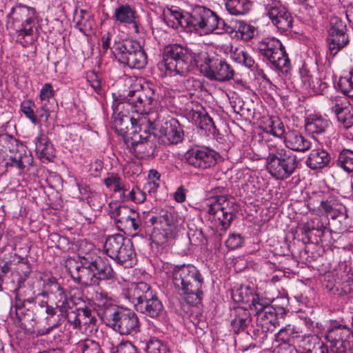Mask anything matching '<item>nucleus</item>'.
I'll use <instances>...</instances> for the list:
<instances>
[{
    "mask_svg": "<svg viewBox=\"0 0 353 353\" xmlns=\"http://www.w3.org/2000/svg\"><path fill=\"white\" fill-rule=\"evenodd\" d=\"M163 269L171 271L172 282L180 296L190 305H197L203 299V278L192 264L164 263Z\"/></svg>",
    "mask_w": 353,
    "mask_h": 353,
    "instance_id": "1",
    "label": "nucleus"
},
{
    "mask_svg": "<svg viewBox=\"0 0 353 353\" xmlns=\"http://www.w3.org/2000/svg\"><path fill=\"white\" fill-rule=\"evenodd\" d=\"M329 215L331 216L332 219H335L337 217L343 216L344 219H347L348 218V214L347 208L342 203H339L336 202L333 210L330 212Z\"/></svg>",
    "mask_w": 353,
    "mask_h": 353,
    "instance_id": "62",
    "label": "nucleus"
},
{
    "mask_svg": "<svg viewBox=\"0 0 353 353\" xmlns=\"http://www.w3.org/2000/svg\"><path fill=\"white\" fill-rule=\"evenodd\" d=\"M123 294L133 304L137 312L148 317L157 318L163 311L161 301L146 283H132Z\"/></svg>",
    "mask_w": 353,
    "mask_h": 353,
    "instance_id": "3",
    "label": "nucleus"
},
{
    "mask_svg": "<svg viewBox=\"0 0 353 353\" xmlns=\"http://www.w3.org/2000/svg\"><path fill=\"white\" fill-rule=\"evenodd\" d=\"M34 103L31 100H26L21 103V110L26 115L27 118H28L32 123L36 124L37 123V117L34 114Z\"/></svg>",
    "mask_w": 353,
    "mask_h": 353,
    "instance_id": "53",
    "label": "nucleus"
},
{
    "mask_svg": "<svg viewBox=\"0 0 353 353\" xmlns=\"http://www.w3.org/2000/svg\"><path fill=\"white\" fill-rule=\"evenodd\" d=\"M265 15L281 33L290 32L293 17L287 8L278 0H263Z\"/></svg>",
    "mask_w": 353,
    "mask_h": 353,
    "instance_id": "13",
    "label": "nucleus"
},
{
    "mask_svg": "<svg viewBox=\"0 0 353 353\" xmlns=\"http://www.w3.org/2000/svg\"><path fill=\"white\" fill-rule=\"evenodd\" d=\"M214 201V210H221L223 214H225L224 230L228 229L232 221L235 217V212L237 211V206L233 199H229L225 196H217L212 198Z\"/></svg>",
    "mask_w": 353,
    "mask_h": 353,
    "instance_id": "24",
    "label": "nucleus"
},
{
    "mask_svg": "<svg viewBox=\"0 0 353 353\" xmlns=\"http://www.w3.org/2000/svg\"><path fill=\"white\" fill-rule=\"evenodd\" d=\"M153 119V126L159 132V141L166 145H174L181 142L184 133L181 125L174 118L164 117L157 114Z\"/></svg>",
    "mask_w": 353,
    "mask_h": 353,
    "instance_id": "12",
    "label": "nucleus"
},
{
    "mask_svg": "<svg viewBox=\"0 0 353 353\" xmlns=\"http://www.w3.org/2000/svg\"><path fill=\"white\" fill-rule=\"evenodd\" d=\"M57 310V306L54 307L50 305H47L43 310V311L45 312V314H46V319L48 322V324L49 325V327L47 329L46 334L50 333L52 330L58 327V326L60 325L59 320L56 321L52 323H50L51 321V319L53 318L56 315Z\"/></svg>",
    "mask_w": 353,
    "mask_h": 353,
    "instance_id": "52",
    "label": "nucleus"
},
{
    "mask_svg": "<svg viewBox=\"0 0 353 353\" xmlns=\"http://www.w3.org/2000/svg\"><path fill=\"white\" fill-rule=\"evenodd\" d=\"M94 277L97 279L96 285H99L102 281H112L115 278V272L108 259L96 256L92 258Z\"/></svg>",
    "mask_w": 353,
    "mask_h": 353,
    "instance_id": "22",
    "label": "nucleus"
},
{
    "mask_svg": "<svg viewBox=\"0 0 353 353\" xmlns=\"http://www.w3.org/2000/svg\"><path fill=\"white\" fill-rule=\"evenodd\" d=\"M219 155L214 150L204 146H196L185 154L188 163L196 168L207 169L216 165Z\"/></svg>",
    "mask_w": 353,
    "mask_h": 353,
    "instance_id": "16",
    "label": "nucleus"
},
{
    "mask_svg": "<svg viewBox=\"0 0 353 353\" xmlns=\"http://www.w3.org/2000/svg\"><path fill=\"white\" fill-rule=\"evenodd\" d=\"M74 20H77L75 28L84 34L92 29L91 15L85 10L81 9L80 14L75 17Z\"/></svg>",
    "mask_w": 353,
    "mask_h": 353,
    "instance_id": "45",
    "label": "nucleus"
},
{
    "mask_svg": "<svg viewBox=\"0 0 353 353\" xmlns=\"http://www.w3.org/2000/svg\"><path fill=\"white\" fill-rule=\"evenodd\" d=\"M159 222L163 228L172 230L176 233L179 231L177 213L174 209H162L159 212Z\"/></svg>",
    "mask_w": 353,
    "mask_h": 353,
    "instance_id": "36",
    "label": "nucleus"
},
{
    "mask_svg": "<svg viewBox=\"0 0 353 353\" xmlns=\"http://www.w3.org/2000/svg\"><path fill=\"white\" fill-rule=\"evenodd\" d=\"M330 125L329 120L321 116L310 115L305 120V130L310 134H321L327 130Z\"/></svg>",
    "mask_w": 353,
    "mask_h": 353,
    "instance_id": "32",
    "label": "nucleus"
},
{
    "mask_svg": "<svg viewBox=\"0 0 353 353\" xmlns=\"http://www.w3.org/2000/svg\"><path fill=\"white\" fill-rule=\"evenodd\" d=\"M132 214L137 213L127 206L119 205L112 210L111 217L114 219L117 227L121 230L132 221Z\"/></svg>",
    "mask_w": 353,
    "mask_h": 353,
    "instance_id": "35",
    "label": "nucleus"
},
{
    "mask_svg": "<svg viewBox=\"0 0 353 353\" xmlns=\"http://www.w3.org/2000/svg\"><path fill=\"white\" fill-rule=\"evenodd\" d=\"M215 24L212 28L210 30V32H212L213 31L217 30L220 31H225L227 32H230L232 31V28L230 26L228 25L224 20L219 18L218 15L215 13Z\"/></svg>",
    "mask_w": 353,
    "mask_h": 353,
    "instance_id": "64",
    "label": "nucleus"
},
{
    "mask_svg": "<svg viewBox=\"0 0 353 353\" xmlns=\"http://www.w3.org/2000/svg\"><path fill=\"white\" fill-rule=\"evenodd\" d=\"M118 99L141 117H153L151 111L158 105L159 94L154 86L146 84L141 90H130L126 97Z\"/></svg>",
    "mask_w": 353,
    "mask_h": 353,
    "instance_id": "7",
    "label": "nucleus"
},
{
    "mask_svg": "<svg viewBox=\"0 0 353 353\" xmlns=\"http://www.w3.org/2000/svg\"><path fill=\"white\" fill-rule=\"evenodd\" d=\"M260 54L269 61L271 66L288 73L291 68L290 61L284 46L274 37H267L258 43Z\"/></svg>",
    "mask_w": 353,
    "mask_h": 353,
    "instance_id": "9",
    "label": "nucleus"
},
{
    "mask_svg": "<svg viewBox=\"0 0 353 353\" xmlns=\"http://www.w3.org/2000/svg\"><path fill=\"white\" fill-rule=\"evenodd\" d=\"M338 86L345 95L353 99V68L350 71L349 77L339 79Z\"/></svg>",
    "mask_w": 353,
    "mask_h": 353,
    "instance_id": "47",
    "label": "nucleus"
},
{
    "mask_svg": "<svg viewBox=\"0 0 353 353\" xmlns=\"http://www.w3.org/2000/svg\"><path fill=\"white\" fill-rule=\"evenodd\" d=\"M301 79L304 85L311 88L316 94H323L327 88V83L323 81L320 78H314L311 74H303Z\"/></svg>",
    "mask_w": 353,
    "mask_h": 353,
    "instance_id": "42",
    "label": "nucleus"
},
{
    "mask_svg": "<svg viewBox=\"0 0 353 353\" xmlns=\"http://www.w3.org/2000/svg\"><path fill=\"white\" fill-rule=\"evenodd\" d=\"M332 110L337 117L338 121L345 129H349L353 125V107L347 105L348 101L344 97H335L332 99Z\"/></svg>",
    "mask_w": 353,
    "mask_h": 353,
    "instance_id": "21",
    "label": "nucleus"
},
{
    "mask_svg": "<svg viewBox=\"0 0 353 353\" xmlns=\"http://www.w3.org/2000/svg\"><path fill=\"white\" fill-rule=\"evenodd\" d=\"M176 16L179 17L176 23L178 28H193L192 10L190 12L181 10L180 14H176Z\"/></svg>",
    "mask_w": 353,
    "mask_h": 353,
    "instance_id": "55",
    "label": "nucleus"
},
{
    "mask_svg": "<svg viewBox=\"0 0 353 353\" xmlns=\"http://www.w3.org/2000/svg\"><path fill=\"white\" fill-rule=\"evenodd\" d=\"M155 117H140L137 118L135 126L130 132L128 147L136 156H150L155 148L157 135L154 131H157L153 126V119Z\"/></svg>",
    "mask_w": 353,
    "mask_h": 353,
    "instance_id": "4",
    "label": "nucleus"
},
{
    "mask_svg": "<svg viewBox=\"0 0 353 353\" xmlns=\"http://www.w3.org/2000/svg\"><path fill=\"white\" fill-rule=\"evenodd\" d=\"M113 19L121 23L132 24L136 33L139 32L140 17L128 5H121L115 9Z\"/></svg>",
    "mask_w": 353,
    "mask_h": 353,
    "instance_id": "25",
    "label": "nucleus"
},
{
    "mask_svg": "<svg viewBox=\"0 0 353 353\" xmlns=\"http://www.w3.org/2000/svg\"><path fill=\"white\" fill-rule=\"evenodd\" d=\"M193 28L201 29L205 33H209L214 26L215 12L210 9L201 6H196L192 9Z\"/></svg>",
    "mask_w": 353,
    "mask_h": 353,
    "instance_id": "20",
    "label": "nucleus"
},
{
    "mask_svg": "<svg viewBox=\"0 0 353 353\" xmlns=\"http://www.w3.org/2000/svg\"><path fill=\"white\" fill-rule=\"evenodd\" d=\"M30 157L27 155L26 150L7 154L6 157L0 156V163L5 162L6 167H16L19 170L24 169L26 163H30Z\"/></svg>",
    "mask_w": 353,
    "mask_h": 353,
    "instance_id": "33",
    "label": "nucleus"
},
{
    "mask_svg": "<svg viewBox=\"0 0 353 353\" xmlns=\"http://www.w3.org/2000/svg\"><path fill=\"white\" fill-rule=\"evenodd\" d=\"M125 106L122 101H119L118 98H114L112 104L114 113L112 123L114 131L119 136L123 137L125 143L128 144L130 132L132 131L135 126L137 118H134L123 114L121 109L124 108Z\"/></svg>",
    "mask_w": 353,
    "mask_h": 353,
    "instance_id": "15",
    "label": "nucleus"
},
{
    "mask_svg": "<svg viewBox=\"0 0 353 353\" xmlns=\"http://www.w3.org/2000/svg\"><path fill=\"white\" fill-rule=\"evenodd\" d=\"M80 265L81 269L74 281L85 286L96 285L92 258L90 256H81Z\"/></svg>",
    "mask_w": 353,
    "mask_h": 353,
    "instance_id": "23",
    "label": "nucleus"
},
{
    "mask_svg": "<svg viewBox=\"0 0 353 353\" xmlns=\"http://www.w3.org/2000/svg\"><path fill=\"white\" fill-rule=\"evenodd\" d=\"M325 337L330 353H353V332L347 326L332 322Z\"/></svg>",
    "mask_w": 353,
    "mask_h": 353,
    "instance_id": "11",
    "label": "nucleus"
},
{
    "mask_svg": "<svg viewBox=\"0 0 353 353\" xmlns=\"http://www.w3.org/2000/svg\"><path fill=\"white\" fill-rule=\"evenodd\" d=\"M332 161V157L327 150L317 148L310 152L305 163L310 169L318 170L329 167Z\"/></svg>",
    "mask_w": 353,
    "mask_h": 353,
    "instance_id": "27",
    "label": "nucleus"
},
{
    "mask_svg": "<svg viewBox=\"0 0 353 353\" xmlns=\"http://www.w3.org/2000/svg\"><path fill=\"white\" fill-rule=\"evenodd\" d=\"M1 141V148L8 151L10 154L26 150L23 145L13 136L7 133L3 134Z\"/></svg>",
    "mask_w": 353,
    "mask_h": 353,
    "instance_id": "43",
    "label": "nucleus"
},
{
    "mask_svg": "<svg viewBox=\"0 0 353 353\" xmlns=\"http://www.w3.org/2000/svg\"><path fill=\"white\" fill-rule=\"evenodd\" d=\"M79 311H80V325L83 323L84 325H94L97 319L92 315V312L91 310L85 307V308H79Z\"/></svg>",
    "mask_w": 353,
    "mask_h": 353,
    "instance_id": "58",
    "label": "nucleus"
},
{
    "mask_svg": "<svg viewBox=\"0 0 353 353\" xmlns=\"http://www.w3.org/2000/svg\"><path fill=\"white\" fill-rule=\"evenodd\" d=\"M330 27L328 46L331 54L336 55L349 43V37L346 33L347 26L341 19L333 17L330 20Z\"/></svg>",
    "mask_w": 353,
    "mask_h": 353,
    "instance_id": "18",
    "label": "nucleus"
},
{
    "mask_svg": "<svg viewBox=\"0 0 353 353\" xmlns=\"http://www.w3.org/2000/svg\"><path fill=\"white\" fill-rule=\"evenodd\" d=\"M105 253L119 264L125 268L132 267L136 262V253L132 243L128 238L117 234L106 238Z\"/></svg>",
    "mask_w": 353,
    "mask_h": 353,
    "instance_id": "8",
    "label": "nucleus"
},
{
    "mask_svg": "<svg viewBox=\"0 0 353 353\" xmlns=\"http://www.w3.org/2000/svg\"><path fill=\"white\" fill-rule=\"evenodd\" d=\"M336 288L339 291L341 289L340 294H347L353 293V273L350 271L337 273V279H335V283L333 286L327 285L330 290H333Z\"/></svg>",
    "mask_w": 353,
    "mask_h": 353,
    "instance_id": "31",
    "label": "nucleus"
},
{
    "mask_svg": "<svg viewBox=\"0 0 353 353\" xmlns=\"http://www.w3.org/2000/svg\"><path fill=\"white\" fill-rule=\"evenodd\" d=\"M177 234L172 230L161 228V229L153 232L152 242L158 245L167 246L176 239Z\"/></svg>",
    "mask_w": 353,
    "mask_h": 353,
    "instance_id": "40",
    "label": "nucleus"
},
{
    "mask_svg": "<svg viewBox=\"0 0 353 353\" xmlns=\"http://www.w3.org/2000/svg\"><path fill=\"white\" fill-rule=\"evenodd\" d=\"M78 259L70 258L65 261V268L68 269V272L70 274L71 277L73 280H75L76 276L78 275L79 270L81 269L80 265V258Z\"/></svg>",
    "mask_w": 353,
    "mask_h": 353,
    "instance_id": "57",
    "label": "nucleus"
},
{
    "mask_svg": "<svg viewBox=\"0 0 353 353\" xmlns=\"http://www.w3.org/2000/svg\"><path fill=\"white\" fill-rule=\"evenodd\" d=\"M264 132L277 137H281L285 133L283 123L279 118H270L265 123Z\"/></svg>",
    "mask_w": 353,
    "mask_h": 353,
    "instance_id": "44",
    "label": "nucleus"
},
{
    "mask_svg": "<svg viewBox=\"0 0 353 353\" xmlns=\"http://www.w3.org/2000/svg\"><path fill=\"white\" fill-rule=\"evenodd\" d=\"M163 63L169 75L185 76L190 71L192 63L198 66L199 53L179 44L168 45L163 49Z\"/></svg>",
    "mask_w": 353,
    "mask_h": 353,
    "instance_id": "6",
    "label": "nucleus"
},
{
    "mask_svg": "<svg viewBox=\"0 0 353 353\" xmlns=\"http://www.w3.org/2000/svg\"><path fill=\"white\" fill-rule=\"evenodd\" d=\"M79 345L82 353H103L99 343L91 339H85Z\"/></svg>",
    "mask_w": 353,
    "mask_h": 353,
    "instance_id": "51",
    "label": "nucleus"
},
{
    "mask_svg": "<svg viewBox=\"0 0 353 353\" xmlns=\"http://www.w3.org/2000/svg\"><path fill=\"white\" fill-rule=\"evenodd\" d=\"M233 59L245 67L253 70L256 67L254 59L245 50L236 49L232 53Z\"/></svg>",
    "mask_w": 353,
    "mask_h": 353,
    "instance_id": "46",
    "label": "nucleus"
},
{
    "mask_svg": "<svg viewBox=\"0 0 353 353\" xmlns=\"http://www.w3.org/2000/svg\"><path fill=\"white\" fill-rule=\"evenodd\" d=\"M245 297H248V299H252V298L256 299L255 297H260V296L258 294H254L252 290L248 287L244 288H241V289L237 290L233 294V299L235 301L242 302L244 303H250V302H246V301H243L245 299H246Z\"/></svg>",
    "mask_w": 353,
    "mask_h": 353,
    "instance_id": "50",
    "label": "nucleus"
},
{
    "mask_svg": "<svg viewBox=\"0 0 353 353\" xmlns=\"http://www.w3.org/2000/svg\"><path fill=\"white\" fill-rule=\"evenodd\" d=\"M336 165L347 173L353 172V150L344 148L339 154Z\"/></svg>",
    "mask_w": 353,
    "mask_h": 353,
    "instance_id": "41",
    "label": "nucleus"
},
{
    "mask_svg": "<svg viewBox=\"0 0 353 353\" xmlns=\"http://www.w3.org/2000/svg\"><path fill=\"white\" fill-rule=\"evenodd\" d=\"M74 329H80V311L79 308H74L63 316Z\"/></svg>",
    "mask_w": 353,
    "mask_h": 353,
    "instance_id": "61",
    "label": "nucleus"
},
{
    "mask_svg": "<svg viewBox=\"0 0 353 353\" xmlns=\"http://www.w3.org/2000/svg\"><path fill=\"white\" fill-rule=\"evenodd\" d=\"M139 44L138 41L130 39L115 41L112 46L115 57L120 63L124 64L128 57L137 49Z\"/></svg>",
    "mask_w": 353,
    "mask_h": 353,
    "instance_id": "29",
    "label": "nucleus"
},
{
    "mask_svg": "<svg viewBox=\"0 0 353 353\" xmlns=\"http://www.w3.org/2000/svg\"><path fill=\"white\" fill-rule=\"evenodd\" d=\"M147 63V54L139 43L137 46V49H135L134 52L128 57L124 65L132 68L142 69L146 65Z\"/></svg>",
    "mask_w": 353,
    "mask_h": 353,
    "instance_id": "38",
    "label": "nucleus"
},
{
    "mask_svg": "<svg viewBox=\"0 0 353 353\" xmlns=\"http://www.w3.org/2000/svg\"><path fill=\"white\" fill-rule=\"evenodd\" d=\"M13 307L15 310L16 317L19 321H21L25 316V310L30 311L33 310L32 306L27 304L19 295L15 296Z\"/></svg>",
    "mask_w": 353,
    "mask_h": 353,
    "instance_id": "49",
    "label": "nucleus"
},
{
    "mask_svg": "<svg viewBox=\"0 0 353 353\" xmlns=\"http://www.w3.org/2000/svg\"><path fill=\"white\" fill-rule=\"evenodd\" d=\"M299 347L301 353H330L327 345L316 336H301Z\"/></svg>",
    "mask_w": 353,
    "mask_h": 353,
    "instance_id": "26",
    "label": "nucleus"
},
{
    "mask_svg": "<svg viewBox=\"0 0 353 353\" xmlns=\"http://www.w3.org/2000/svg\"><path fill=\"white\" fill-rule=\"evenodd\" d=\"M245 298L243 301L251 302L252 308L256 312L257 319H261L263 323H268L275 326L278 323L277 316L285 313L283 307H279L276 304L270 305L269 303L261 297H255L256 299Z\"/></svg>",
    "mask_w": 353,
    "mask_h": 353,
    "instance_id": "17",
    "label": "nucleus"
},
{
    "mask_svg": "<svg viewBox=\"0 0 353 353\" xmlns=\"http://www.w3.org/2000/svg\"><path fill=\"white\" fill-rule=\"evenodd\" d=\"M10 14L13 16L10 28L18 34V37L24 38L32 35V25L36 18V10L34 8L19 5L13 8Z\"/></svg>",
    "mask_w": 353,
    "mask_h": 353,
    "instance_id": "14",
    "label": "nucleus"
},
{
    "mask_svg": "<svg viewBox=\"0 0 353 353\" xmlns=\"http://www.w3.org/2000/svg\"><path fill=\"white\" fill-rule=\"evenodd\" d=\"M192 121L200 129L205 130L206 133L215 134L216 128L212 119L205 112H194L192 113Z\"/></svg>",
    "mask_w": 353,
    "mask_h": 353,
    "instance_id": "37",
    "label": "nucleus"
},
{
    "mask_svg": "<svg viewBox=\"0 0 353 353\" xmlns=\"http://www.w3.org/2000/svg\"><path fill=\"white\" fill-rule=\"evenodd\" d=\"M36 152L39 157L50 161L54 157V150L48 138L43 134H41L35 141Z\"/></svg>",
    "mask_w": 353,
    "mask_h": 353,
    "instance_id": "34",
    "label": "nucleus"
},
{
    "mask_svg": "<svg viewBox=\"0 0 353 353\" xmlns=\"http://www.w3.org/2000/svg\"><path fill=\"white\" fill-rule=\"evenodd\" d=\"M288 150L304 152L310 148V141L297 131L289 132L285 138Z\"/></svg>",
    "mask_w": 353,
    "mask_h": 353,
    "instance_id": "30",
    "label": "nucleus"
},
{
    "mask_svg": "<svg viewBox=\"0 0 353 353\" xmlns=\"http://www.w3.org/2000/svg\"><path fill=\"white\" fill-rule=\"evenodd\" d=\"M141 221L139 219V214H132V219L121 230L132 232L133 235L137 234L141 231Z\"/></svg>",
    "mask_w": 353,
    "mask_h": 353,
    "instance_id": "56",
    "label": "nucleus"
},
{
    "mask_svg": "<svg viewBox=\"0 0 353 353\" xmlns=\"http://www.w3.org/2000/svg\"><path fill=\"white\" fill-rule=\"evenodd\" d=\"M104 183L107 188H113L114 192H121V194H124V192L128 190L122 183L121 179L115 174H108V177L104 179Z\"/></svg>",
    "mask_w": 353,
    "mask_h": 353,
    "instance_id": "48",
    "label": "nucleus"
},
{
    "mask_svg": "<svg viewBox=\"0 0 353 353\" xmlns=\"http://www.w3.org/2000/svg\"><path fill=\"white\" fill-rule=\"evenodd\" d=\"M244 242V239L239 234H230L225 241L226 246L230 250H235L240 248Z\"/></svg>",
    "mask_w": 353,
    "mask_h": 353,
    "instance_id": "60",
    "label": "nucleus"
},
{
    "mask_svg": "<svg viewBox=\"0 0 353 353\" xmlns=\"http://www.w3.org/2000/svg\"><path fill=\"white\" fill-rule=\"evenodd\" d=\"M252 7V3L249 0H227L225 8L228 12L235 16L248 14Z\"/></svg>",
    "mask_w": 353,
    "mask_h": 353,
    "instance_id": "39",
    "label": "nucleus"
},
{
    "mask_svg": "<svg viewBox=\"0 0 353 353\" xmlns=\"http://www.w3.org/2000/svg\"><path fill=\"white\" fill-rule=\"evenodd\" d=\"M45 287L48 288L50 293L58 294L59 299L56 303V305L62 316H65L67 313H69L75 308L73 299L67 297L64 289L57 281L54 277L48 279L45 282Z\"/></svg>",
    "mask_w": 353,
    "mask_h": 353,
    "instance_id": "19",
    "label": "nucleus"
},
{
    "mask_svg": "<svg viewBox=\"0 0 353 353\" xmlns=\"http://www.w3.org/2000/svg\"><path fill=\"white\" fill-rule=\"evenodd\" d=\"M299 165L297 157L290 150L276 145H268L265 166L270 175L277 180L292 176Z\"/></svg>",
    "mask_w": 353,
    "mask_h": 353,
    "instance_id": "5",
    "label": "nucleus"
},
{
    "mask_svg": "<svg viewBox=\"0 0 353 353\" xmlns=\"http://www.w3.org/2000/svg\"><path fill=\"white\" fill-rule=\"evenodd\" d=\"M214 201L211 199V202L209 204L208 207V214L212 216V218L215 220H217L219 224L221 226V230H224V224L223 221H225V214H223L222 211L221 210H214Z\"/></svg>",
    "mask_w": 353,
    "mask_h": 353,
    "instance_id": "59",
    "label": "nucleus"
},
{
    "mask_svg": "<svg viewBox=\"0 0 353 353\" xmlns=\"http://www.w3.org/2000/svg\"><path fill=\"white\" fill-rule=\"evenodd\" d=\"M117 353H138L137 347L130 341L120 343L117 347Z\"/></svg>",
    "mask_w": 353,
    "mask_h": 353,
    "instance_id": "63",
    "label": "nucleus"
},
{
    "mask_svg": "<svg viewBox=\"0 0 353 353\" xmlns=\"http://www.w3.org/2000/svg\"><path fill=\"white\" fill-rule=\"evenodd\" d=\"M199 59L201 72L210 80L222 82L233 79L234 71L224 59L210 57L206 52H199Z\"/></svg>",
    "mask_w": 353,
    "mask_h": 353,
    "instance_id": "10",
    "label": "nucleus"
},
{
    "mask_svg": "<svg viewBox=\"0 0 353 353\" xmlns=\"http://www.w3.org/2000/svg\"><path fill=\"white\" fill-rule=\"evenodd\" d=\"M232 327L235 333L243 330L251 323L252 318L250 311L243 307H234L231 312Z\"/></svg>",
    "mask_w": 353,
    "mask_h": 353,
    "instance_id": "28",
    "label": "nucleus"
},
{
    "mask_svg": "<svg viewBox=\"0 0 353 353\" xmlns=\"http://www.w3.org/2000/svg\"><path fill=\"white\" fill-rule=\"evenodd\" d=\"M99 296V315L107 326L123 336H134L140 332L141 323L133 310L112 304L105 293Z\"/></svg>",
    "mask_w": 353,
    "mask_h": 353,
    "instance_id": "2",
    "label": "nucleus"
},
{
    "mask_svg": "<svg viewBox=\"0 0 353 353\" xmlns=\"http://www.w3.org/2000/svg\"><path fill=\"white\" fill-rule=\"evenodd\" d=\"M147 353H167L168 347L158 339H151L147 344Z\"/></svg>",
    "mask_w": 353,
    "mask_h": 353,
    "instance_id": "54",
    "label": "nucleus"
}]
</instances>
